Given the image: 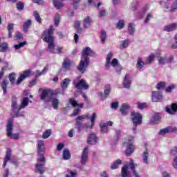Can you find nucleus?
<instances>
[{
  "mask_svg": "<svg viewBox=\"0 0 177 177\" xmlns=\"http://www.w3.org/2000/svg\"><path fill=\"white\" fill-rule=\"evenodd\" d=\"M7 30L8 31V38H12L13 31H15V24H8L7 26Z\"/></svg>",
  "mask_w": 177,
  "mask_h": 177,
  "instance_id": "nucleus-26",
  "label": "nucleus"
},
{
  "mask_svg": "<svg viewBox=\"0 0 177 177\" xmlns=\"http://www.w3.org/2000/svg\"><path fill=\"white\" fill-rule=\"evenodd\" d=\"M129 104H123L121 106L120 113L122 115H127L128 111H129Z\"/></svg>",
  "mask_w": 177,
  "mask_h": 177,
  "instance_id": "nucleus-21",
  "label": "nucleus"
},
{
  "mask_svg": "<svg viewBox=\"0 0 177 177\" xmlns=\"http://www.w3.org/2000/svg\"><path fill=\"white\" fill-rule=\"evenodd\" d=\"M48 70H49V66H46L44 67V68L40 71H36V77H39L40 75H44V74H46L48 73Z\"/></svg>",
  "mask_w": 177,
  "mask_h": 177,
  "instance_id": "nucleus-34",
  "label": "nucleus"
},
{
  "mask_svg": "<svg viewBox=\"0 0 177 177\" xmlns=\"http://www.w3.org/2000/svg\"><path fill=\"white\" fill-rule=\"evenodd\" d=\"M111 109L117 110L118 109V102H112L111 104Z\"/></svg>",
  "mask_w": 177,
  "mask_h": 177,
  "instance_id": "nucleus-57",
  "label": "nucleus"
},
{
  "mask_svg": "<svg viewBox=\"0 0 177 177\" xmlns=\"http://www.w3.org/2000/svg\"><path fill=\"white\" fill-rule=\"evenodd\" d=\"M100 38L102 44H104V42H106V39L107 38V34L106 33V31H101Z\"/></svg>",
  "mask_w": 177,
  "mask_h": 177,
  "instance_id": "nucleus-44",
  "label": "nucleus"
},
{
  "mask_svg": "<svg viewBox=\"0 0 177 177\" xmlns=\"http://www.w3.org/2000/svg\"><path fill=\"white\" fill-rule=\"evenodd\" d=\"M69 103H71V104L73 106V107H83V106H84L83 103H81V104L77 103V101H75V100H74V98H71Z\"/></svg>",
  "mask_w": 177,
  "mask_h": 177,
  "instance_id": "nucleus-36",
  "label": "nucleus"
},
{
  "mask_svg": "<svg viewBox=\"0 0 177 177\" xmlns=\"http://www.w3.org/2000/svg\"><path fill=\"white\" fill-rule=\"evenodd\" d=\"M164 88H165V82H159L157 86H156V88L160 91L161 89H164Z\"/></svg>",
  "mask_w": 177,
  "mask_h": 177,
  "instance_id": "nucleus-53",
  "label": "nucleus"
},
{
  "mask_svg": "<svg viewBox=\"0 0 177 177\" xmlns=\"http://www.w3.org/2000/svg\"><path fill=\"white\" fill-rule=\"evenodd\" d=\"M177 10V0H176L171 7V12H175Z\"/></svg>",
  "mask_w": 177,
  "mask_h": 177,
  "instance_id": "nucleus-63",
  "label": "nucleus"
},
{
  "mask_svg": "<svg viewBox=\"0 0 177 177\" xmlns=\"http://www.w3.org/2000/svg\"><path fill=\"white\" fill-rule=\"evenodd\" d=\"M168 132H177L176 127H167Z\"/></svg>",
  "mask_w": 177,
  "mask_h": 177,
  "instance_id": "nucleus-64",
  "label": "nucleus"
},
{
  "mask_svg": "<svg viewBox=\"0 0 177 177\" xmlns=\"http://www.w3.org/2000/svg\"><path fill=\"white\" fill-rule=\"evenodd\" d=\"M124 26H125V23L123 20H120L118 22L116 27L118 30H121L122 28H124Z\"/></svg>",
  "mask_w": 177,
  "mask_h": 177,
  "instance_id": "nucleus-51",
  "label": "nucleus"
},
{
  "mask_svg": "<svg viewBox=\"0 0 177 177\" xmlns=\"http://www.w3.org/2000/svg\"><path fill=\"white\" fill-rule=\"evenodd\" d=\"M133 136H131L129 138L128 140L124 142V146L126 147L125 154L127 157H129L132 153H133L135 150V147L132 143L133 142Z\"/></svg>",
  "mask_w": 177,
  "mask_h": 177,
  "instance_id": "nucleus-8",
  "label": "nucleus"
},
{
  "mask_svg": "<svg viewBox=\"0 0 177 177\" xmlns=\"http://www.w3.org/2000/svg\"><path fill=\"white\" fill-rule=\"evenodd\" d=\"M129 75H126L123 82V86L127 89H129V88H131V80H129Z\"/></svg>",
  "mask_w": 177,
  "mask_h": 177,
  "instance_id": "nucleus-24",
  "label": "nucleus"
},
{
  "mask_svg": "<svg viewBox=\"0 0 177 177\" xmlns=\"http://www.w3.org/2000/svg\"><path fill=\"white\" fill-rule=\"evenodd\" d=\"M91 24H92V19H91V17H86L83 20V26L84 28H89L91 27Z\"/></svg>",
  "mask_w": 177,
  "mask_h": 177,
  "instance_id": "nucleus-22",
  "label": "nucleus"
},
{
  "mask_svg": "<svg viewBox=\"0 0 177 177\" xmlns=\"http://www.w3.org/2000/svg\"><path fill=\"white\" fill-rule=\"evenodd\" d=\"M8 80H9L11 85H13V84H15V81L16 80V73H10L8 75Z\"/></svg>",
  "mask_w": 177,
  "mask_h": 177,
  "instance_id": "nucleus-40",
  "label": "nucleus"
},
{
  "mask_svg": "<svg viewBox=\"0 0 177 177\" xmlns=\"http://www.w3.org/2000/svg\"><path fill=\"white\" fill-rule=\"evenodd\" d=\"M142 161L144 164L149 165V151H147V149L143 152Z\"/></svg>",
  "mask_w": 177,
  "mask_h": 177,
  "instance_id": "nucleus-33",
  "label": "nucleus"
},
{
  "mask_svg": "<svg viewBox=\"0 0 177 177\" xmlns=\"http://www.w3.org/2000/svg\"><path fill=\"white\" fill-rule=\"evenodd\" d=\"M50 135H52V131L49 129L43 133L42 138L43 139H48Z\"/></svg>",
  "mask_w": 177,
  "mask_h": 177,
  "instance_id": "nucleus-47",
  "label": "nucleus"
},
{
  "mask_svg": "<svg viewBox=\"0 0 177 177\" xmlns=\"http://www.w3.org/2000/svg\"><path fill=\"white\" fill-rule=\"evenodd\" d=\"M63 160H70L71 158V153L68 149L65 148L62 153Z\"/></svg>",
  "mask_w": 177,
  "mask_h": 177,
  "instance_id": "nucleus-25",
  "label": "nucleus"
},
{
  "mask_svg": "<svg viewBox=\"0 0 177 177\" xmlns=\"http://www.w3.org/2000/svg\"><path fill=\"white\" fill-rule=\"evenodd\" d=\"M0 52L1 53H5L6 52V50H8V43L6 42H3L1 45H0Z\"/></svg>",
  "mask_w": 177,
  "mask_h": 177,
  "instance_id": "nucleus-42",
  "label": "nucleus"
},
{
  "mask_svg": "<svg viewBox=\"0 0 177 177\" xmlns=\"http://www.w3.org/2000/svg\"><path fill=\"white\" fill-rule=\"evenodd\" d=\"M129 167L133 172V177H140L139 174H138V172H136V170L135 169V163H133V162H130L129 164Z\"/></svg>",
  "mask_w": 177,
  "mask_h": 177,
  "instance_id": "nucleus-29",
  "label": "nucleus"
},
{
  "mask_svg": "<svg viewBox=\"0 0 177 177\" xmlns=\"http://www.w3.org/2000/svg\"><path fill=\"white\" fill-rule=\"evenodd\" d=\"M69 174H66L65 177H75L77 175V171H73L71 170H68Z\"/></svg>",
  "mask_w": 177,
  "mask_h": 177,
  "instance_id": "nucleus-54",
  "label": "nucleus"
},
{
  "mask_svg": "<svg viewBox=\"0 0 177 177\" xmlns=\"http://www.w3.org/2000/svg\"><path fill=\"white\" fill-rule=\"evenodd\" d=\"M33 16H34L36 21H37V23H39L41 24V17L39 16L38 11H35L33 12Z\"/></svg>",
  "mask_w": 177,
  "mask_h": 177,
  "instance_id": "nucleus-49",
  "label": "nucleus"
},
{
  "mask_svg": "<svg viewBox=\"0 0 177 177\" xmlns=\"http://www.w3.org/2000/svg\"><path fill=\"white\" fill-rule=\"evenodd\" d=\"M128 31L129 35H133L135 34V26H133V24H129Z\"/></svg>",
  "mask_w": 177,
  "mask_h": 177,
  "instance_id": "nucleus-41",
  "label": "nucleus"
},
{
  "mask_svg": "<svg viewBox=\"0 0 177 177\" xmlns=\"http://www.w3.org/2000/svg\"><path fill=\"white\" fill-rule=\"evenodd\" d=\"M120 139H121V130L117 129L115 130V133L113 138V140H115V142H118Z\"/></svg>",
  "mask_w": 177,
  "mask_h": 177,
  "instance_id": "nucleus-39",
  "label": "nucleus"
},
{
  "mask_svg": "<svg viewBox=\"0 0 177 177\" xmlns=\"http://www.w3.org/2000/svg\"><path fill=\"white\" fill-rule=\"evenodd\" d=\"M111 91V87L110 85L105 86L104 91L103 93H100V95L101 96V99H106L109 95H110V92Z\"/></svg>",
  "mask_w": 177,
  "mask_h": 177,
  "instance_id": "nucleus-18",
  "label": "nucleus"
},
{
  "mask_svg": "<svg viewBox=\"0 0 177 177\" xmlns=\"http://www.w3.org/2000/svg\"><path fill=\"white\" fill-rule=\"evenodd\" d=\"M101 131L107 133L109 132V127H107V124L102 123L100 124Z\"/></svg>",
  "mask_w": 177,
  "mask_h": 177,
  "instance_id": "nucleus-46",
  "label": "nucleus"
},
{
  "mask_svg": "<svg viewBox=\"0 0 177 177\" xmlns=\"http://www.w3.org/2000/svg\"><path fill=\"white\" fill-rule=\"evenodd\" d=\"M121 164H122V161H121V160L120 159H118L117 160L113 162L112 165H111V169H117V168H118V167H120Z\"/></svg>",
  "mask_w": 177,
  "mask_h": 177,
  "instance_id": "nucleus-35",
  "label": "nucleus"
},
{
  "mask_svg": "<svg viewBox=\"0 0 177 177\" xmlns=\"http://www.w3.org/2000/svg\"><path fill=\"white\" fill-rule=\"evenodd\" d=\"M71 81V80H70L68 78H66L62 81L61 83V87L62 88L63 91H66V88H68Z\"/></svg>",
  "mask_w": 177,
  "mask_h": 177,
  "instance_id": "nucleus-28",
  "label": "nucleus"
},
{
  "mask_svg": "<svg viewBox=\"0 0 177 177\" xmlns=\"http://www.w3.org/2000/svg\"><path fill=\"white\" fill-rule=\"evenodd\" d=\"M25 45H27V41H22L19 44H15L14 48L16 50H19L21 48H24Z\"/></svg>",
  "mask_w": 177,
  "mask_h": 177,
  "instance_id": "nucleus-45",
  "label": "nucleus"
},
{
  "mask_svg": "<svg viewBox=\"0 0 177 177\" xmlns=\"http://www.w3.org/2000/svg\"><path fill=\"white\" fill-rule=\"evenodd\" d=\"M70 67H71V60L68 58H65L62 63V68L66 71V70H70Z\"/></svg>",
  "mask_w": 177,
  "mask_h": 177,
  "instance_id": "nucleus-19",
  "label": "nucleus"
},
{
  "mask_svg": "<svg viewBox=\"0 0 177 177\" xmlns=\"http://www.w3.org/2000/svg\"><path fill=\"white\" fill-rule=\"evenodd\" d=\"M150 19H153V14L151 12L148 13V15H147V17L144 21V23L145 24H149V21H150Z\"/></svg>",
  "mask_w": 177,
  "mask_h": 177,
  "instance_id": "nucleus-52",
  "label": "nucleus"
},
{
  "mask_svg": "<svg viewBox=\"0 0 177 177\" xmlns=\"http://www.w3.org/2000/svg\"><path fill=\"white\" fill-rule=\"evenodd\" d=\"M53 3L56 9H62L64 7V4L60 0H53Z\"/></svg>",
  "mask_w": 177,
  "mask_h": 177,
  "instance_id": "nucleus-30",
  "label": "nucleus"
},
{
  "mask_svg": "<svg viewBox=\"0 0 177 177\" xmlns=\"http://www.w3.org/2000/svg\"><path fill=\"white\" fill-rule=\"evenodd\" d=\"M54 23H55V27H58L59 24L60 23V15L57 13L55 14V16L54 17Z\"/></svg>",
  "mask_w": 177,
  "mask_h": 177,
  "instance_id": "nucleus-43",
  "label": "nucleus"
},
{
  "mask_svg": "<svg viewBox=\"0 0 177 177\" xmlns=\"http://www.w3.org/2000/svg\"><path fill=\"white\" fill-rule=\"evenodd\" d=\"M8 84H9V81H8L7 80H3V82L1 84V86L3 91V93H6V92H8L6 89V88H8Z\"/></svg>",
  "mask_w": 177,
  "mask_h": 177,
  "instance_id": "nucleus-38",
  "label": "nucleus"
},
{
  "mask_svg": "<svg viewBox=\"0 0 177 177\" xmlns=\"http://www.w3.org/2000/svg\"><path fill=\"white\" fill-rule=\"evenodd\" d=\"M17 10H24V3L21 1H19L17 3Z\"/></svg>",
  "mask_w": 177,
  "mask_h": 177,
  "instance_id": "nucleus-50",
  "label": "nucleus"
},
{
  "mask_svg": "<svg viewBox=\"0 0 177 177\" xmlns=\"http://www.w3.org/2000/svg\"><path fill=\"white\" fill-rule=\"evenodd\" d=\"M73 86L77 88L78 91L81 89L88 90L89 86L86 83V81L84 79H81V77H77L73 80Z\"/></svg>",
  "mask_w": 177,
  "mask_h": 177,
  "instance_id": "nucleus-6",
  "label": "nucleus"
},
{
  "mask_svg": "<svg viewBox=\"0 0 177 177\" xmlns=\"http://www.w3.org/2000/svg\"><path fill=\"white\" fill-rule=\"evenodd\" d=\"M87 143H88V145H96V143H97V136H96L95 133H91L88 135Z\"/></svg>",
  "mask_w": 177,
  "mask_h": 177,
  "instance_id": "nucleus-15",
  "label": "nucleus"
},
{
  "mask_svg": "<svg viewBox=\"0 0 177 177\" xmlns=\"http://www.w3.org/2000/svg\"><path fill=\"white\" fill-rule=\"evenodd\" d=\"M127 46H129V39L122 40L120 42V49H125Z\"/></svg>",
  "mask_w": 177,
  "mask_h": 177,
  "instance_id": "nucleus-37",
  "label": "nucleus"
},
{
  "mask_svg": "<svg viewBox=\"0 0 177 177\" xmlns=\"http://www.w3.org/2000/svg\"><path fill=\"white\" fill-rule=\"evenodd\" d=\"M19 105L17 104V98L16 97L15 95H13L12 97V108L13 111H17L15 115L13 116L14 118H17L19 117V113L20 110H19Z\"/></svg>",
  "mask_w": 177,
  "mask_h": 177,
  "instance_id": "nucleus-11",
  "label": "nucleus"
},
{
  "mask_svg": "<svg viewBox=\"0 0 177 177\" xmlns=\"http://www.w3.org/2000/svg\"><path fill=\"white\" fill-rule=\"evenodd\" d=\"M128 168H130L129 163H128L126 167H124L122 168V171H121L122 177L129 176V174H128Z\"/></svg>",
  "mask_w": 177,
  "mask_h": 177,
  "instance_id": "nucleus-31",
  "label": "nucleus"
},
{
  "mask_svg": "<svg viewBox=\"0 0 177 177\" xmlns=\"http://www.w3.org/2000/svg\"><path fill=\"white\" fill-rule=\"evenodd\" d=\"M143 66H145V62L142 61V58H138L137 61V67L139 70H142L143 68Z\"/></svg>",
  "mask_w": 177,
  "mask_h": 177,
  "instance_id": "nucleus-48",
  "label": "nucleus"
},
{
  "mask_svg": "<svg viewBox=\"0 0 177 177\" xmlns=\"http://www.w3.org/2000/svg\"><path fill=\"white\" fill-rule=\"evenodd\" d=\"M161 120V115L159 113H156L151 118V122L153 124H156L157 121H160Z\"/></svg>",
  "mask_w": 177,
  "mask_h": 177,
  "instance_id": "nucleus-32",
  "label": "nucleus"
},
{
  "mask_svg": "<svg viewBox=\"0 0 177 177\" xmlns=\"http://www.w3.org/2000/svg\"><path fill=\"white\" fill-rule=\"evenodd\" d=\"M96 117L97 115L95 113H93L91 117L89 116V114L78 116L76 118V129H77L78 132H81V131L84 129V124H82L81 121H82V120H86V118H90L91 122L90 129H92V128H93V127L95 126V120H96Z\"/></svg>",
  "mask_w": 177,
  "mask_h": 177,
  "instance_id": "nucleus-5",
  "label": "nucleus"
},
{
  "mask_svg": "<svg viewBox=\"0 0 177 177\" xmlns=\"http://www.w3.org/2000/svg\"><path fill=\"white\" fill-rule=\"evenodd\" d=\"M157 60L158 62V64L161 66H164V64H168L171 63L174 60V57H161L156 56Z\"/></svg>",
  "mask_w": 177,
  "mask_h": 177,
  "instance_id": "nucleus-10",
  "label": "nucleus"
},
{
  "mask_svg": "<svg viewBox=\"0 0 177 177\" xmlns=\"http://www.w3.org/2000/svg\"><path fill=\"white\" fill-rule=\"evenodd\" d=\"M7 136L10 138V139H14V140H19V134L13 133V119H10L7 124Z\"/></svg>",
  "mask_w": 177,
  "mask_h": 177,
  "instance_id": "nucleus-7",
  "label": "nucleus"
},
{
  "mask_svg": "<svg viewBox=\"0 0 177 177\" xmlns=\"http://www.w3.org/2000/svg\"><path fill=\"white\" fill-rule=\"evenodd\" d=\"M111 64L113 66V67H117L118 65H120V64H118V59H113L112 60Z\"/></svg>",
  "mask_w": 177,
  "mask_h": 177,
  "instance_id": "nucleus-61",
  "label": "nucleus"
},
{
  "mask_svg": "<svg viewBox=\"0 0 177 177\" xmlns=\"http://www.w3.org/2000/svg\"><path fill=\"white\" fill-rule=\"evenodd\" d=\"M64 149V144L63 143H59L57 146V151H61V150H63Z\"/></svg>",
  "mask_w": 177,
  "mask_h": 177,
  "instance_id": "nucleus-62",
  "label": "nucleus"
},
{
  "mask_svg": "<svg viewBox=\"0 0 177 177\" xmlns=\"http://www.w3.org/2000/svg\"><path fill=\"white\" fill-rule=\"evenodd\" d=\"M142 115L138 112L133 111L131 113V120L136 125H140L142 124Z\"/></svg>",
  "mask_w": 177,
  "mask_h": 177,
  "instance_id": "nucleus-9",
  "label": "nucleus"
},
{
  "mask_svg": "<svg viewBox=\"0 0 177 177\" xmlns=\"http://www.w3.org/2000/svg\"><path fill=\"white\" fill-rule=\"evenodd\" d=\"M92 53H93V51L89 47H86L83 50L81 60L77 65V70L82 74L86 72V68H88V66H89V57L88 56H91Z\"/></svg>",
  "mask_w": 177,
  "mask_h": 177,
  "instance_id": "nucleus-4",
  "label": "nucleus"
},
{
  "mask_svg": "<svg viewBox=\"0 0 177 177\" xmlns=\"http://www.w3.org/2000/svg\"><path fill=\"white\" fill-rule=\"evenodd\" d=\"M31 74V71L30 70H26L23 72V73L19 76L18 80L16 82V85H20L26 78L28 77V76Z\"/></svg>",
  "mask_w": 177,
  "mask_h": 177,
  "instance_id": "nucleus-13",
  "label": "nucleus"
},
{
  "mask_svg": "<svg viewBox=\"0 0 177 177\" xmlns=\"http://www.w3.org/2000/svg\"><path fill=\"white\" fill-rule=\"evenodd\" d=\"M60 94L57 91H49L44 90L41 92L40 98L44 103H48L51 102L52 106L55 110L59 109V99H57L58 95Z\"/></svg>",
  "mask_w": 177,
  "mask_h": 177,
  "instance_id": "nucleus-2",
  "label": "nucleus"
},
{
  "mask_svg": "<svg viewBox=\"0 0 177 177\" xmlns=\"http://www.w3.org/2000/svg\"><path fill=\"white\" fill-rule=\"evenodd\" d=\"M174 89H175V85L169 86L168 87L166 88V92L169 93L172 92V91H174Z\"/></svg>",
  "mask_w": 177,
  "mask_h": 177,
  "instance_id": "nucleus-59",
  "label": "nucleus"
},
{
  "mask_svg": "<svg viewBox=\"0 0 177 177\" xmlns=\"http://www.w3.org/2000/svg\"><path fill=\"white\" fill-rule=\"evenodd\" d=\"M11 156H12V150L8 148L7 149V151L4 158L3 168H5V167H6V165L8 164V161H10Z\"/></svg>",
  "mask_w": 177,
  "mask_h": 177,
  "instance_id": "nucleus-17",
  "label": "nucleus"
},
{
  "mask_svg": "<svg viewBox=\"0 0 177 177\" xmlns=\"http://www.w3.org/2000/svg\"><path fill=\"white\" fill-rule=\"evenodd\" d=\"M167 133H169L168 131V127L161 129L159 132V135H167Z\"/></svg>",
  "mask_w": 177,
  "mask_h": 177,
  "instance_id": "nucleus-56",
  "label": "nucleus"
},
{
  "mask_svg": "<svg viewBox=\"0 0 177 177\" xmlns=\"http://www.w3.org/2000/svg\"><path fill=\"white\" fill-rule=\"evenodd\" d=\"M53 32H55V29L53 28V26H50L48 29L44 31L41 39L44 42L48 44L47 52H50V53H57L55 49V37H53Z\"/></svg>",
  "mask_w": 177,
  "mask_h": 177,
  "instance_id": "nucleus-3",
  "label": "nucleus"
},
{
  "mask_svg": "<svg viewBox=\"0 0 177 177\" xmlns=\"http://www.w3.org/2000/svg\"><path fill=\"white\" fill-rule=\"evenodd\" d=\"M166 111L169 114H175L177 111V104L175 103L171 104V108L167 106Z\"/></svg>",
  "mask_w": 177,
  "mask_h": 177,
  "instance_id": "nucleus-20",
  "label": "nucleus"
},
{
  "mask_svg": "<svg viewBox=\"0 0 177 177\" xmlns=\"http://www.w3.org/2000/svg\"><path fill=\"white\" fill-rule=\"evenodd\" d=\"M175 30H177L176 23L166 25L163 28V31H166V32H171L172 31H175Z\"/></svg>",
  "mask_w": 177,
  "mask_h": 177,
  "instance_id": "nucleus-16",
  "label": "nucleus"
},
{
  "mask_svg": "<svg viewBox=\"0 0 177 177\" xmlns=\"http://www.w3.org/2000/svg\"><path fill=\"white\" fill-rule=\"evenodd\" d=\"M28 97H24L21 102V105L19 107V110H22V109H26L28 106Z\"/></svg>",
  "mask_w": 177,
  "mask_h": 177,
  "instance_id": "nucleus-23",
  "label": "nucleus"
},
{
  "mask_svg": "<svg viewBox=\"0 0 177 177\" xmlns=\"http://www.w3.org/2000/svg\"><path fill=\"white\" fill-rule=\"evenodd\" d=\"M89 151L88 149V147H85L82 152V156L80 158V162L82 164V165H85L86 164V162H88V154Z\"/></svg>",
  "mask_w": 177,
  "mask_h": 177,
  "instance_id": "nucleus-12",
  "label": "nucleus"
},
{
  "mask_svg": "<svg viewBox=\"0 0 177 177\" xmlns=\"http://www.w3.org/2000/svg\"><path fill=\"white\" fill-rule=\"evenodd\" d=\"M44 141H37V153L39 157L37 158V162L35 165V172L36 174H39L40 175H44L45 174V165L46 164V159L44 157L45 153V147H44Z\"/></svg>",
  "mask_w": 177,
  "mask_h": 177,
  "instance_id": "nucleus-1",
  "label": "nucleus"
},
{
  "mask_svg": "<svg viewBox=\"0 0 177 177\" xmlns=\"http://www.w3.org/2000/svg\"><path fill=\"white\" fill-rule=\"evenodd\" d=\"M162 100V94L160 91L152 92V102H158Z\"/></svg>",
  "mask_w": 177,
  "mask_h": 177,
  "instance_id": "nucleus-14",
  "label": "nucleus"
},
{
  "mask_svg": "<svg viewBox=\"0 0 177 177\" xmlns=\"http://www.w3.org/2000/svg\"><path fill=\"white\" fill-rule=\"evenodd\" d=\"M147 107V104L146 103H138V109L140 110H143V109H146Z\"/></svg>",
  "mask_w": 177,
  "mask_h": 177,
  "instance_id": "nucleus-55",
  "label": "nucleus"
},
{
  "mask_svg": "<svg viewBox=\"0 0 177 177\" xmlns=\"http://www.w3.org/2000/svg\"><path fill=\"white\" fill-rule=\"evenodd\" d=\"M170 154L171 156H176L177 155V147H174L173 148H171V149L170 151Z\"/></svg>",
  "mask_w": 177,
  "mask_h": 177,
  "instance_id": "nucleus-58",
  "label": "nucleus"
},
{
  "mask_svg": "<svg viewBox=\"0 0 177 177\" xmlns=\"http://www.w3.org/2000/svg\"><path fill=\"white\" fill-rule=\"evenodd\" d=\"M32 21L31 19H28L26 21L24 22L23 28L24 32H28V29L31 27Z\"/></svg>",
  "mask_w": 177,
  "mask_h": 177,
  "instance_id": "nucleus-27",
  "label": "nucleus"
},
{
  "mask_svg": "<svg viewBox=\"0 0 177 177\" xmlns=\"http://www.w3.org/2000/svg\"><path fill=\"white\" fill-rule=\"evenodd\" d=\"M154 57H156V56L154 55V54H151L148 59H147V62L148 63H151L152 62L154 61Z\"/></svg>",
  "mask_w": 177,
  "mask_h": 177,
  "instance_id": "nucleus-60",
  "label": "nucleus"
}]
</instances>
